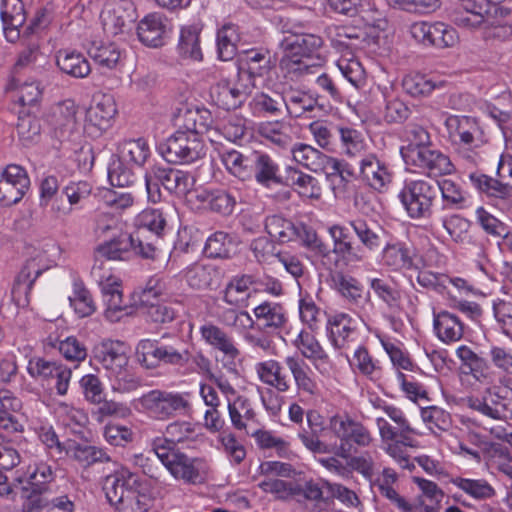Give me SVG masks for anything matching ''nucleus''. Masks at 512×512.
<instances>
[{
	"label": "nucleus",
	"mask_w": 512,
	"mask_h": 512,
	"mask_svg": "<svg viewBox=\"0 0 512 512\" xmlns=\"http://www.w3.org/2000/svg\"><path fill=\"white\" fill-rule=\"evenodd\" d=\"M469 179L472 185L487 197L500 200L508 199V189L500 179L479 172L469 174Z\"/></svg>",
	"instance_id": "obj_56"
},
{
	"label": "nucleus",
	"mask_w": 512,
	"mask_h": 512,
	"mask_svg": "<svg viewBox=\"0 0 512 512\" xmlns=\"http://www.w3.org/2000/svg\"><path fill=\"white\" fill-rule=\"evenodd\" d=\"M56 64L65 74L74 78H85L91 72L88 60L79 52L59 50Z\"/></svg>",
	"instance_id": "obj_40"
},
{
	"label": "nucleus",
	"mask_w": 512,
	"mask_h": 512,
	"mask_svg": "<svg viewBox=\"0 0 512 512\" xmlns=\"http://www.w3.org/2000/svg\"><path fill=\"white\" fill-rule=\"evenodd\" d=\"M256 373L260 381L279 393L291 388V382L285 373V367L278 361L270 359L256 365Z\"/></svg>",
	"instance_id": "obj_28"
},
{
	"label": "nucleus",
	"mask_w": 512,
	"mask_h": 512,
	"mask_svg": "<svg viewBox=\"0 0 512 512\" xmlns=\"http://www.w3.org/2000/svg\"><path fill=\"white\" fill-rule=\"evenodd\" d=\"M258 486L266 493L275 494L278 499H287L290 496L303 497L306 500L316 501V506L330 505L329 498H323V491L313 480L299 483L297 481H284L280 479L263 480Z\"/></svg>",
	"instance_id": "obj_10"
},
{
	"label": "nucleus",
	"mask_w": 512,
	"mask_h": 512,
	"mask_svg": "<svg viewBox=\"0 0 512 512\" xmlns=\"http://www.w3.org/2000/svg\"><path fill=\"white\" fill-rule=\"evenodd\" d=\"M438 190L437 181L410 180L405 181L398 197L410 218H430Z\"/></svg>",
	"instance_id": "obj_5"
},
{
	"label": "nucleus",
	"mask_w": 512,
	"mask_h": 512,
	"mask_svg": "<svg viewBox=\"0 0 512 512\" xmlns=\"http://www.w3.org/2000/svg\"><path fill=\"white\" fill-rule=\"evenodd\" d=\"M331 283L348 303L359 304L363 300L364 286L356 277L337 271L331 275Z\"/></svg>",
	"instance_id": "obj_39"
},
{
	"label": "nucleus",
	"mask_w": 512,
	"mask_h": 512,
	"mask_svg": "<svg viewBox=\"0 0 512 512\" xmlns=\"http://www.w3.org/2000/svg\"><path fill=\"white\" fill-rule=\"evenodd\" d=\"M456 354L462 362L464 373L471 374L478 381L488 378L490 365L485 358L466 345L458 347Z\"/></svg>",
	"instance_id": "obj_46"
},
{
	"label": "nucleus",
	"mask_w": 512,
	"mask_h": 512,
	"mask_svg": "<svg viewBox=\"0 0 512 512\" xmlns=\"http://www.w3.org/2000/svg\"><path fill=\"white\" fill-rule=\"evenodd\" d=\"M69 302L80 318L88 317L96 311L92 294L81 279L74 280L73 293L69 296Z\"/></svg>",
	"instance_id": "obj_53"
},
{
	"label": "nucleus",
	"mask_w": 512,
	"mask_h": 512,
	"mask_svg": "<svg viewBox=\"0 0 512 512\" xmlns=\"http://www.w3.org/2000/svg\"><path fill=\"white\" fill-rule=\"evenodd\" d=\"M255 283L252 275H241L232 278L224 290L223 300L236 307L243 306L249 298L248 290Z\"/></svg>",
	"instance_id": "obj_54"
},
{
	"label": "nucleus",
	"mask_w": 512,
	"mask_h": 512,
	"mask_svg": "<svg viewBox=\"0 0 512 512\" xmlns=\"http://www.w3.org/2000/svg\"><path fill=\"white\" fill-rule=\"evenodd\" d=\"M166 294L167 284L165 279L159 275L151 276L143 287L134 292V305L137 307L147 306Z\"/></svg>",
	"instance_id": "obj_52"
},
{
	"label": "nucleus",
	"mask_w": 512,
	"mask_h": 512,
	"mask_svg": "<svg viewBox=\"0 0 512 512\" xmlns=\"http://www.w3.org/2000/svg\"><path fill=\"white\" fill-rule=\"evenodd\" d=\"M87 53L95 64L102 70L115 69L121 58V51L115 43L93 41L87 48Z\"/></svg>",
	"instance_id": "obj_41"
},
{
	"label": "nucleus",
	"mask_w": 512,
	"mask_h": 512,
	"mask_svg": "<svg viewBox=\"0 0 512 512\" xmlns=\"http://www.w3.org/2000/svg\"><path fill=\"white\" fill-rule=\"evenodd\" d=\"M28 473V487L25 489L50 494V486L55 478L50 465L44 462L36 463L33 466H29Z\"/></svg>",
	"instance_id": "obj_57"
},
{
	"label": "nucleus",
	"mask_w": 512,
	"mask_h": 512,
	"mask_svg": "<svg viewBox=\"0 0 512 512\" xmlns=\"http://www.w3.org/2000/svg\"><path fill=\"white\" fill-rule=\"evenodd\" d=\"M376 424L379 429V434L384 442L394 441L401 443V446L415 447V440L412 438V434H416L414 428L409 425V431H406L404 427L395 429L391 426L387 420L382 417L376 419Z\"/></svg>",
	"instance_id": "obj_60"
},
{
	"label": "nucleus",
	"mask_w": 512,
	"mask_h": 512,
	"mask_svg": "<svg viewBox=\"0 0 512 512\" xmlns=\"http://www.w3.org/2000/svg\"><path fill=\"white\" fill-rule=\"evenodd\" d=\"M64 456H69L83 467L111 461V457L102 448L82 444L74 440L67 441V450Z\"/></svg>",
	"instance_id": "obj_33"
},
{
	"label": "nucleus",
	"mask_w": 512,
	"mask_h": 512,
	"mask_svg": "<svg viewBox=\"0 0 512 512\" xmlns=\"http://www.w3.org/2000/svg\"><path fill=\"white\" fill-rule=\"evenodd\" d=\"M502 13L492 16V23H485L483 29V38L485 40L505 41L512 35V26L504 22V19L510 14V9L500 5Z\"/></svg>",
	"instance_id": "obj_59"
},
{
	"label": "nucleus",
	"mask_w": 512,
	"mask_h": 512,
	"mask_svg": "<svg viewBox=\"0 0 512 512\" xmlns=\"http://www.w3.org/2000/svg\"><path fill=\"white\" fill-rule=\"evenodd\" d=\"M322 45V37L312 33L293 32L285 36L280 42L283 53L298 55L309 60Z\"/></svg>",
	"instance_id": "obj_22"
},
{
	"label": "nucleus",
	"mask_w": 512,
	"mask_h": 512,
	"mask_svg": "<svg viewBox=\"0 0 512 512\" xmlns=\"http://www.w3.org/2000/svg\"><path fill=\"white\" fill-rule=\"evenodd\" d=\"M353 320L347 314H336L329 318L327 330L335 348H342L354 332Z\"/></svg>",
	"instance_id": "obj_55"
},
{
	"label": "nucleus",
	"mask_w": 512,
	"mask_h": 512,
	"mask_svg": "<svg viewBox=\"0 0 512 512\" xmlns=\"http://www.w3.org/2000/svg\"><path fill=\"white\" fill-rule=\"evenodd\" d=\"M78 106L74 100L66 99L58 103L52 111L51 123L62 138L69 137L77 127Z\"/></svg>",
	"instance_id": "obj_30"
},
{
	"label": "nucleus",
	"mask_w": 512,
	"mask_h": 512,
	"mask_svg": "<svg viewBox=\"0 0 512 512\" xmlns=\"http://www.w3.org/2000/svg\"><path fill=\"white\" fill-rule=\"evenodd\" d=\"M165 33V18L159 13L147 15L139 22L137 27L139 40L149 47L162 46Z\"/></svg>",
	"instance_id": "obj_29"
},
{
	"label": "nucleus",
	"mask_w": 512,
	"mask_h": 512,
	"mask_svg": "<svg viewBox=\"0 0 512 512\" xmlns=\"http://www.w3.org/2000/svg\"><path fill=\"white\" fill-rule=\"evenodd\" d=\"M326 33L332 46L341 51L362 49L367 38V33L363 29L347 25L329 26Z\"/></svg>",
	"instance_id": "obj_25"
},
{
	"label": "nucleus",
	"mask_w": 512,
	"mask_h": 512,
	"mask_svg": "<svg viewBox=\"0 0 512 512\" xmlns=\"http://www.w3.org/2000/svg\"><path fill=\"white\" fill-rule=\"evenodd\" d=\"M150 155V149L145 139H128L123 140L118 145V154L113 155L117 159H121L128 164L142 166Z\"/></svg>",
	"instance_id": "obj_44"
},
{
	"label": "nucleus",
	"mask_w": 512,
	"mask_h": 512,
	"mask_svg": "<svg viewBox=\"0 0 512 512\" xmlns=\"http://www.w3.org/2000/svg\"><path fill=\"white\" fill-rule=\"evenodd\" d=\"M167 470L177 480L196 484L204 481L208 465L204 458L190 457L184 452L176 453Z\"/></svg>",
	"instance_id": "obj_15"
},
{
	"label": "nucleus",
	"mask_w": 512,
	"mask_h": 512,
	"mask_svg": "<svg viewBox=\"0 0 512 512\" xmlns=\"http://www.w3.org/2000/svg\"><path fill=\"white\" fill-rule=\"evenodd\" d=\"M360 176L377 191H381L392 178L386 164L373 153H368L360 159Z\"/></svg>",
	"instance_id": "obj_26"
},
{
	"label": "nucleus",
	"mask_w": 512,
	"mask_h": 512,
	"mask_svg": "<svg viewBox=\"0 0 512 512\" xmlns=\"http://www.w3.org/2000/svg\"><path fill=\"white\" fill-rule=\"evenodd\" d=\"M445 126L454 145L472 151L484 143L483 129L475 117L450 115L445 121Z\"/></svg>",
	"instance_id": "obj_11"
},
{
	"label": "nucleus",
	"mask_w": 512,
	"mask_h": 512,
	"mask_svg": "<svg viewBox=\"0 0 512 512\" xmlns=\"http://www.w3.org/2000/svg\"><path fill=\"white\" fill-rule=\"evenodd\" d=\"M293 159L303 167L313 172L322 171L331 160V156L324 154L311 145L297 143L292 146Z\"/></svg>",
	"instance_id": "obj_38"
},
{
	"label": "nucleus",
	"mask_w": 512,
	"mask_h": 512,
	"mask_svg": "<svg viewBox=\"0 0 512 512\" xmlns=\"http://www.w3.org/2000/svg\"><path fill=\"white\" fill-rule=\"evenodd\" d=\"M256 317L254 328L260 332L275 333L287 323V315L282 305L264 302L254 308Z\"/></svg>",
	"instance_id": "obj_20"
},
{
	"label": "nucleus",
	"mask_w": 512,
	"mask_h": 512,
	"mask_svg": "<svg viewBox=\"0 0 512 512\" xmlns=\"http://www.w3.org/2000/svg\"><path fill=\"white\" fill-rule=\"evenodd\" d=\"M348 224L358 237L364 252L365 249L375 251L382 246L385 234L382 227L378 225H369L361 219L349 221Z\"/></svg>",
	"instance_id": "obj_43"
},
{
	"label": "nucleus",
	"mask_w": 512,
	"mask_h": 512,
	"mask_svg": "<svg viewBox=\"0 0 512 512\" xmlns=\"http://www.w3.org/2000/svg\"><path fill=\"white\" fill-rule=\"evenodd\" d=\"M30 186L26 170L16 164H9L0 174V204L11 206L18 203Z\"/></svg>",
	"instance_id": "obj_14"
},
{
	"label": "nucleus",
	"mask_w": 512,
	"mask_h": 512,
	"mask_svg": "<svg viewBox=\"0 0 512 512\" xmlns=\"http://www.w3.org/2000/svg\"><path fill=\"white\" fill-rule=\"evenodd\" d=\"M466 405L494 420H512V399L501 386L493 385L485 388L479 396L467 397Z\"/></svg>",
	"instance_id": "obj_9"
},
{
	"label": "nucleus",
	"mask_w": 512,
	"mask_h": 512,
	"mask_svg": "<svg viewBox=\"0 0 512 512\" xmlns=\"http://www.w3.org/2000/svg\"><path fill=\"white\" fill-rule=\"evenodd\" d=\"M102 293L107 306L104 312L106 319L111 322L119 321L123 312L127 309V305L123 303L120 284L116 281L110 282V279H108L107 282L102 285Z\"/></svg>",
	"instance_id": "obj_47"
},
{
	"label": "nucleus",
	"mask_w": 512,
	"mask_h": 512,
	"mask_svg": "<svg viewBox=\"0 0 512 512\" xmlns=\"http://www.w3.org/2000/svg\"><path fill=\"white\" fill-rule=\"evenodd\" d=\"M48 268L49 265L43 253H38L36 256L26 260L17 274L11 289L12 301L17 307L25 308L29 305L30 291L34 282Z\"/></svg>",
	"instance_id": "obj_12"
},
{
	"label": "nucleus",
	"mask_w": 512,
	"mask_h": 512,
	"mask_svg": "<svg viewBox=\"0 0 512 512\" xmlns=\"http://www.w3.org/2000/svg\"><path fill=\"white\" fill-rule=\"evenodd\" d=\"M251 170L252 178L266 188H269L271 185L283 184L278 164L267 153L253 150Z\"/></svg>",
	"instance_id": "obj_24"
},
{
	"label": "nucleus",
	"mask_w": 512,
	"mask_h": 512,
	"mask_svg": "<svg viewBox=\"0 0 512 512\" xmlns=\"http://www.w3.org/2000/svg\"><path fill=\"white\" fill-rule=\"evenodd\" d=\"M158 150L169 163H191L204 156L205 144L194 122L192 127L177 130L165 142L160 143Z\"/></svg>",
	"instance_id": "obj_4"
},
{
	"label": "nucleus",
	"mask_w": 512,
	"mask_h": 512,
	"mask_svg": "<svg viewBox=\"0 0 512 512\" xmlns=\"http://www.w3.org/2000/svg\"><path fill=\"white\" fill-rule=\"evenodd\" d=\"M117 113L116 103L110 94H97L93 104L86 112V129L95 128L96 132L108 129Z\"/></svg>",
	"instance_id": "obj_18"
},
{
	"label": "nucleus",
	"mask_w": 512,
	"mask_h": 512,
	"mask_svg": "<svg viewBox=\"0 0 512 512\" xmlns=\"http://www.w3.org/2000/svg\"><path fill=\"white\" fill-rule=\"evenodd\" d=\"M220 159L230 175L241 181L252 179L253 150L243 153L235 149H222Z\"/></svg>",
	"instance_id": "obj_27"
},
{
	"label": "nucleus",
	"mask_w": 512,
	"mask_h": 512,
	"mask_svg": "<svg viewBox=\"0 0 512 512\" xmlns=\"http://www.w3.org/2000/svg\"><path fill=\"white\" fill-rule=\"evenodd\" d=\"M370 288L390 309L399 307L401 292L395 284L384 278L370 279Z\"/></svg>",
	"instance_id": "obj_63"
},
{
	"label": "nucleus",
	"mask_w": 512,
	"mask_h": 512,
	"mask_svg": "<svg viewBox=\"0 0 512 512\" xmlns=\"http://www.w3.org/2000/svg\"><path fill=\"white\" fill-rule=\"evenodd\" d=\"M259 134L279 148L286 149L292 145L290 126L287 123L276 121L260 124Z\"/></svg>",
	"instance_id": "obj_58"
},
{
	"label": "nucleus",
	"mask_w": 512,
	"mask_h": 512,
	"mask_svg": "<svg viewBox=\"0 0 512 512\" xmlns=\"http://www.w3.org/2000/svg\"><path fill=\"white\" fill-rule=\"evenodd\" d=\"M194 177L186 172L171 167L153 166L145 173V185L148 199L157 203L162 199L160 187L177 197L186 196L193 188Z\"/></svg>",
	"instance_id": "obj_3"
},
{
	"label": "nucleus",
	"mask_w": 512,
	"mask_h": 512,
	"mask_svg": "<svg viewBox=\"0 0 512 512\" xmlns=\"http://www.w3.org/2000/svg\"><path fill=\"white\" fill-rule=\"evenodd\" d=\"M58 418L61 425L71 434L81 439L86 438L89 419L83 410L61 404L58 408Z\"/></svg>",
	"instance_id": "obj_42"
},
{
	"label": "nucleus",
	"mask_w": 512,
	"mask_h": 512,
	"mask_svg": "<svg viewBox=\"0 0 512 512\" xmlns=\"http://www.w3.org/2000/svg\"><path fill=\"white\" fill-rule=\"evenodd\" d=\"M285 105L286 98L279 92L257 93L249 104L253 114L259 117H279L283 114Z\"/></svg>",
	"instance_id": "obj_35"
},
{
	"label": "nucleus",
	"mask_w": 512,
	"mask_h": 512,
	"mask_svg": "<svg viewBox=\"0 0 512 512\" xmlns=\"http://www.w3.org/2000/svg\"><path fill=\"white\" fill-rule=\"evenodd\" d=\"M200 333L210 346L221 351L227 358L234 360L240 356V350L233 339L220 327L206 324L200 328Z\"/></svg>",
	"instance_id": "obj_36"
},
{
	"label": "nucleus",
	"mask_w": 512,
	"mask_h": 512,
	"mask_svg": "<svg viewBox=\"0 0 512 512\" xmlns=\"http://www.w3.org/2000/svg\"><path fill=\"white\" fill-rule=\"evenodd\" d=\"M188 392L179 393L154 389L139 398L142 408L157 420L184 415L191 409Z\"/></svg>",
	"instance_id": "obj_7"
},
{
	"label": "nucleus",
	"mask_w": 512,
	"mask_h": 512,
	"mask_svg": "<svg viewBox=\"0 0 512 512\" xmlns=\"http://www.w3.org/2000/svg\"><path fill=\"white\" fill-rule=\"evenodd\" d=\"M336 130L344 156L350 159H361L368 154V144L359 130L346 126H336Z\"/></svg>",
	"instance_id": "obj_37"
},
{
	"label": "nucleus",
	"mask_w": 512,
	"mask_h": 512,
	"mask_svg": "<svg viewBox=\"0 0 512 512\" xmlns=\"http://www.w3.org/2000/svg\"><path fill=\"white\" fill-rule=\"evenodd\" d=\"M210 97L215 105L224 110H234L246 101L237 87L228 79H222L210 88Z\"/></svg>",
	"instance_id": "obj_32"
},
{
	"label": "nucleus",
	"mask_w": 512,
	"mask_h": 512,
	"mask_svg": "<svg viewBox=\"0 0 512 512\" xmlns=\"http://www.w3.org/2000/svg\"><path fill=\"white\" fill-rule=\"evenodd\" d=\"M235 248L234 238L224 231H216L210 235L204 246V254L212 259H228Z\"/></svg>",
	"instance_id": "obj_50"
},
{
	"label": "nucleus",
	"mask_w": 512,
	"mask_h": 512,
	"mask_svg": "<svg viewBox=\"0 0 512 512\" xmlns=\"http://www.w3.org/2000/svg\"><path fill=\"white\" fill-rule=\"evenodd\" d=\"M200 32L201 29L196 25L186 26L181 29L177 51L182 58L196 61L202 60Z\"/></svg>",
	"instance_id": "obj_48"
},
{
	"label": "nucleus",
	"mask_w": 512,
	"mask_h": 512,
	"mask_svg": "<svg viewBox=\"0 0 512 512\" xmlns=\"http://www.w3.org/2000/svg\"><path fill=\"white\" fill-rule=\"evenodd\" d=\"M451 483L477 500H487L495 496V489L484 479L456 477Z\"/></svg>",
	"instance_id": "obj_61"
},
{
	"label": "nucleus",
	"mask_w": 512,
	"mask_h": 512,
	"mask_svg": "<svg viewBox=\"0 0 512 512\" xmlns=\"http://www.w3.org/2000/svg\"><path fill=\"white\" fill-rule=\"evenodd\" d=\"M294 346L300 351L303 358L312 362L320 373H323L326 367L331 365L329 355L311 332L301 330L294 340Z\"/></svg>",
	"instance_id": "obj_23"
},
{
	"label": "nucleus",
	"mask_w": 512,
	"mask_h": 512,
	"mask_svg": "<svg viewBox=\"0 0 512 512\" xmlns=\"http://www.w3.org/2000/svg\"><path fill=\"white\" fill-rule=\"evenodd\" d=\"M409 141L407 151L412 163L429 177L450 174L454 170L448 156L439 150L431 149L430 135L425 128L417 124L406 126L404 131Z\"/></svg>",
	"instance_id": "obj_1"
},
{
	"label": "nucleus",
	"mask_w": 512,
	"mask_h": 512,
	"mask_svg": "<svg viewBox=\"0 0 512 512\" xmlns=\"http://www.w3.org/2000/svg\"><path fill=\"white\" fill-rule=\"evenodd\" d=\"M188 285L196 290L213 289L219 285L220 273L210 264L195 263L185 272Z\"/></svg>",
	"instance_id": "obj_34"
},
{
	"label": "nucleus",
	"mask_w": 512,
	"mask_h": 512,
	"mask_svg": "<svg viewBox=\"0 0 512 512\" xmlns=\"http://www.w3.org/2000/svg\"><path fill=\"white\" fill-rule=\"evenodd\" d=\"M94 358L115 379L114 390L125 392L136 389L140 381L128 370L129 356L121 341L106 340L94 350Z\"/></svg>",
	"instance_id": "obj_2"
},
{
	"label": "nucleus",
	"mask_w": 512,
	"mask_h": 512,
	"mask_svg": "<svg viewBox=\"0 0 512 512\" xmlns=\"http://www.w3.org/2000/svg\"><path fill=\"white\" fill-rule=\"evenodd\" d=\"M383 264L394 271L411 269L413 258L404 243H387L382 250Z\"/></svg>",
	"instance_id": "obj_49"
},
{
	"label": "nucleus",
	"mask_w": 512,
	"mask_h": 512,
	"mask_svg": "<svg viewBox=\"0 0 512 512\" xmlns=\"http://www.w3.org/2000/svg\"><path fill=\"white\" fill-rule=\"evenodd\" d=\"M228 411L233 427L237 430L247 428L248 422H257V415L251 402L244 396H237L234 401H228Z\"/></svg>",
	"instance_id": "obj_51"
},
{
	"label": "nucleus",
	"mask_w": 512,
	"mask_h": 512,
	"mask_svg": "<svg viewBox=\"0 0 512 512\" xmlns=\"http://www.w3.org/2000/svg\"><path fill=\"white\" fill-rule=\"evenodd\" d=\"M433 326L436 336L446 344L457 342L464 335V324L459 317L445 310L434 314Z\"/></svg>",
	"instance_id": "obj_31"
},
{
	"label": "nucleus",
	"mask_w": 512,
	"mask_h": 512,
	"mask_svg": "<svg viewBox=\"0 0 512 512\" xmlns=\"http://www.w3.org/2000/svg\"><path fill=\"white\" fill-rule=\"evenodd\" d=\"M0 16L5 38L9 42L20 39V28L26 21V11L22 0H1Z\"/></svg>",
	"instance_id": "obj_19"
},
{
	"label": "nucleus",
	"mask_w": 512,
	"mask_h": 512,
	"mask_svg": "<svg viewBox=\"0 0 512 512\" xmlns=\"http://www.w3.org/2000/svg\"><path fill=\"white\" fill-rule=\"evenodd\" d=\"M351 366L372 381L382 377V368L378 360H374L365 347H359L353 356Z\"/></svg>",
	"instance_id": "obj_62"
},
{
	"label": "nucleus",
	"mask_w": 512,
	"mask_h": 512,
	"mask_svg": "<svg viewBox=\"0 0 512 512\" xmlns=\"http://www.w3.org/2000/svg\"><path fill=\"white\" fill-rule=\"evenodd\" d=\"M351 229L349 225L335 224L328 230L333 240L332 252L347 265L365 259L363 248L353 241Z\"/></svg>",
	"instance_id": "obj_16"
},
{
	"label": "nucleus",
	"mask_w": 512,
	"mask_h": 512,
	"mask_svg": "<svg viewBox=\"0 0 512 512\" xmlns=\"http://www.w3.org/2000/svg\"><path fill=\"white\" fill-rule=\"evenodd\" d=\"M502 13L500 4L485 0H458L450 10L451 21L459 28L481 29L485 23H492L493 15Z\"/></svg>",
	"instance_id": "obj_8"
},
{
	"label": "nucleus",
	"mask_w": 512,
	"mask_h": 512,
	"mask_svg": "<svg viewBox=\"0 0 512 512\" xmlns=\"http://www.w3.org/2000/svg\"><path fill=\"white\" fill-rule=\"evenodd\" d=\"M279 68L285 78L291 81H298L306 75L314 74L319 67L315 64H310L309 59L304 57L283 53L279 62Z\"/></svg>",
	"instance_id": "obj_45"
},
{
	"label": "nucleus",
	"mask_w": 512,
	"mask_h": 512,
	"mask_svg": "<svg viewBox=\"0 0 512 512\" xmlns=\"http://www.w3.org/2000/svg\"><path fill=\"white\" fill-rule=\"evenodd\" d=\"M136 486H140L139 477L123 470L105 478L103 491L109 504L120 511L127 499L128 490Z\"/></svg>",
	"instance_id": "obj_17"
},
{
	"label": "nucleus",
	"mask_w": 512,
	"mask_h": 512,
	"mask_svg": "<svg viewBox=\"0 0 512 512\" xmlns=\"http://www.w3.org/2000/svg\"><path fill=\"white\" fill-rule=\"evenodd\" d=\"M329 428L340 440L339 445H334L335 456L340 458H349L352 453V444L368 447L373 441L369 429L347 413L332 416L329 420Z\"/></svg>",
	"instance_id": "obj_6"
},
{
	"label": "nucleus",
	"mask_w": 512,
	"mask_h": 512,
	"mask_svg": "<svg viewBox=\"0 0 512 512\" xmlns=\"http://www.w3.org/2000/svg\"><path fill=\"white\" fill-rule=\"evenodd\" d=\"M283 365L290 371L296 388L299 392L314 396L318 393V384L314 373L303 358L298 355L287 356Z\"/></svg>",
	"instance_id": "obj_21"
},
{
	"label": "nucleus",
	"mask_w": 512,
	"mask_h": 512,
	"mask_svg": "<svg viewBox=\"0 0 512 512\" xmlns=\"http://www.w3.org/2000/svg\"><path fill=\"white\" fill-rule=\"evenodd\" d=\"M317 106V100L311 95L301 91H292L286 98L285 110L291 117H301L311 112Z\"/></svg>",
	"instance_id": "obj_64"
},
{
	"label": "nucleus",
	"mask_w": 512,
	"mask_h": 512,
	"mask_svg": "<svg viewBox=\"0 0 512 512\" xmlns=\"http://www.w3.org/2000/svg\"><path fill=\"white\" fill-rule=\"evenodd\" d=\"M100 19L105 34L115 37L132 29L137 19L136 7L129 0L113 1L105 5Z\"/></svg>",
	"instance_id": "obj_13"
}]
</instances>
